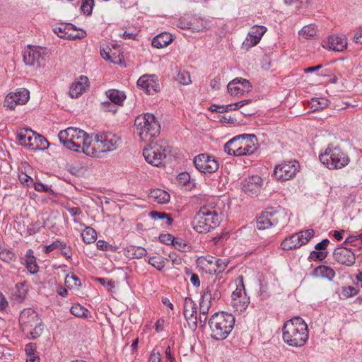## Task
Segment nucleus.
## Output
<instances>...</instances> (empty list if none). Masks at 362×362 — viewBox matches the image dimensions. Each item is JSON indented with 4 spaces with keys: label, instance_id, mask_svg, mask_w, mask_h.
I'll use <instances>...</instances> for the list:
<instances>
[{
    "label": "nucleus",
    "instance_id": "f257e3e1",
    "mask_svg": "<svg viewBox=\"0 0 362 362\" xmlns=\"http://www.w3.org/2000/svg\"><path fill=\"white\" fill-rule=\"evenodd\" d=\"M61 143L67 148L76 152H83L87 156L95 154L92 148V140L84 131L76 127H68L58 134Z\"/></svg>",
    "mask_w": 362,
    "mask_h": 362
},
{
    "label": "nucleus",
    "instance_id": "f03ea898",
    "mask_svg": "<svg viewBox=\"0 0 362 362\" xmlns=\"http://www.w3.org/2000/svg\"><path fill=\"white\" fill-rule=\"evenodd\" d=\"M282 332L284 342L293 347L304 346L309 337L308 325L300 317H294L287 320L283 326Z\"/></svg>",
    "mask_w": 362,
    "mask_h": 362
},
{
    "label": "nucleus",
    "instance_id": "7ed1b4c3",
    "mask_svg": "<svg viewBox=\"0 0 362 362\" xmlns=\"http://www.w3.org/2000/svg\"><path fill=\"white\" fill-rule=\"evenodd\" d=\"M209 325L211 337L216 340H223L233 328L235 317L226 312H217L210 317Z\"/></svg>",
    "mask_w": 362,
    "mask_h": 362
},
{
    "label": "nucleus",
    "instance_id": "20e7f679",
    "mask_svg": "<svg viewBox=\"0 0 362 362\" xmlns=\"http://www.w3.org/2000/svg\"><path fill=\"white\" fill-rule=\"evenodd\" d=\"M220 223L216 209L207 206H202L192 221V228L199 233H206Z\"/></svg>",
    "mask_w": 362,
    "mask_h": 362
},
{
    "label": "nucleus",
    "instance_id": "39448f33",
    "mask_svg": "<svg viewBox=\"0 0 362 362\" xmlns=\"http://www.w3.org/2000/svg\"><path fill=\"white\" fill-rule=\"evenodd\" d=\"M134 127L141 140L145 142H150L153 138L157 137L160 131L158 122L151 113L137 116L134 120Z\"/></svg>",
    "mask_w": 362,
    "mask_h": 362
},
{
    "label": "nucleus",
    "instance_id": "423d86ee",
    "mask_svg": "<svg viewBox=\"0 0 362 362\" xmlns=\"http://www.w3.org/2000/svg\"><path fill=\"white\" fill-rule=\"evenodd\" d=\"M19 323L22 331L28 338L35 339L41 335L42 332L41 320L37 313L32 308H25L21 311Z\"/></svg>",
    "mask_w": 362,
    "mask_h": 362
},
{
    "label": "nucleus",
    "instance_id": "0eeeda50",
    "mask_svg": "<svg viewBox=\"0 0 362 362\" xmlns=\"http://www.w3.org/2000/svg\"><path fill=\"white\" fill-rule=\"evenodd\" d=\"M321 163L329 169H341L346 166L350 158L338 146L329 145L325 152L320 155Z\"/></svg>",
    "mask_w": 362,
    "mask_h": 362
},
{
    "label": "nucleus",
    "instance_id": "6e6552de",
    "mask_svg": "<svg viewBox=\"0 0 362 362\" xmlns=\"http://www.w3.org/2000/svg\"><path fill=\"white\" fill-rule=\"evenodd\" d=\"M119 144V138L111 133L96 134L95 141L92 144V148L95 150V154L89 155V156L100 157L103 153H107L117 148Z\"/></svg>",
    "mask_w": 362,
    "mask_h": 362
},
{
    "label": "nucleus",
    "instance_id": "1a4fd4ad",
    "mask_svg": "<svg viewBox=\"0 0 362 362\" xmlns=\"http://www.w3.org/2000/svg\"><path fill=\"white\" fill-rule=\"evenodd\" d=\"M236 289L231 294V305L238 312L245 310L249 303L250 298L247 296L243 276H239L236 281Z\"/></svg>",
    "mask_w": 362,
    "mask_h": 362
},
{
    "label": "nucleus",
    "instance_id": "9d476101",
    "mask_svg": "<svg viewBox=\"0 0 362 362\" xmlns=\"http://www.w3.org/2000/svg\"><path fill=\"white\" fill-rule=\"evenodd\" d=\"M23 59L25 65L35 67L45 66V51L40 47L28 45L23 51Z\"/></svg>",
    "mask_w": 362,
    "mask_h": 362
},
{
    "label": "nucleus",
    "instance_id": "9b49d317",
    "mask_svg": "<svg viewBox=\"0 0 362 362\" xmlns=\"http://www.w3.org/2000/svg\"><path fill=\"white\" fill-rule=\"evenodd\" d=\"M148 147L143 151L145 160L152 165L160 166L165 158V150L160 145L148 142Z\"/></svg>",
    "mask_w": 362,
    "mask_h": 362
},
{
    "label": "nucleus",
    "instance_id": "f8f14e48",
    "mask_svg": "<svg viewBox=\"0 0 362 362\" xmlns=\"http://www.w3.org/2000/svg\"><path fill=\"white\" fill-rule=\"evenodd\" d=\"M299 168V163L296 160L284 162L275 167L274 175L279 180H288L296 175Z\"/></svg>",
    "mask_w": 362,
    "mask_h": 362
},
{
    "label": "nucleus",
    "instance_id": "ddd939ff",
    "mask_svg": "<svg viewBox=\"0 0 362 362\" xmlns=\"http://www.w3.org/2000/svg\"><path fill=\"white\" fill-rule=\"evenodd\" d=\"M195 168L203 173H212L218 169V163L214 157L206 153L199 154L193 160Z\"/></svg>",
    "mask_w": 362,
    "mask_h": 362
},
{
    "label": "nucleus",
    "instance_id": "4468645a",
    "mask_svg": "<svg viewBox=\"0 0 362 362\" xmlns=\"http://www.w3.org/2000/svg\"><path fill=\"white\" fill-rule=\"evenodd\" d=\"M30 98V93L26 88H19L7 95L4 100V106L13 110L17 105L25 104Z\"/></svg>",
    "mask_w": 362,
    "mask_h": 362
},
{
    "label": "nucleus",
    "instance_id": "2eb2a0df",
    "mask_svg": "<svg viewBox=\"0 0 362 362\" xmlns=\"http://www.w3.org/2000/svg\"><path fill=\"white\" fill-rule=\"evenodd\" d=\"M269 216L271 218L272 225L273 227L282 228L287 225L289 221L290 217L288 211L278 206L276 208H269L267 209Z\"/></svg>",
    "mask_w": 362,
    "mask_h": 362
},
{
    "label": "nucleus",
    "instance_id": "dca6fc26",
    "mask_svg": "<svg viewBox=\"0 0 362 362\" xmlns=\"http://www.w3.org/2000/svg\"><path fill=\"white\" fill-rule=\"evenodd\" d=\"M228 93L235 97H239L252 90L250 82L243 78H235L227 86Z\"/></svg>",
    "mask_w": 362,
    "mask_h": 362
},
{
    "label": "nucleus",
    "instance_id": "f3484780",
    "mask_svg": "<svg viewBox=\"0 0 362 362\" xmlns=\"http://www.w3.org/2000/svg\"><path fill=\"white\" fill-rule=\"evenodd\" d=\"M136 83L148 95L157 93L160 88L157 76L155 75L144 74L138 79Z\"/></svg>",
    "mask_w": 362,
    "mask_h": 362
},
{
    "label": "nucleus",
    "instance_id": "a211bd4d",
    "mask_svg": "<svg viewBox=\"0 0 362 362\" xmlns=\"http://www.w3.org/2000/svg\"><path fill=\"white\" fill-rule=\"evenodd\" d=\"M334 259L339 264L351 267L356 262L355 254L347 247H337L333 252Z\"/></svg>",
    "mask_w": 362,
    "mask_h": 362
},
{
    "label": "nucleus",
    "instance_id": "6ab92c4d",
    "mask_svg": "<svg viewBox=\"0 0 362 362\" xmlns=\"http://www.w3.org/2000/svg\"><path fill=\"white\" fill-rule=\"evenodd\" d=\"M262 186V179L259 175H252L245 179L242 183V189L244 192L250 196L260 192Z\"/></svg>",
    "mask_w": 362,
    "mask_h": 362
},
{
    "label": "nucleus",
    "instance_id": "aec40b11",
    "mask_svg": "<svg viewBox=\"0 0 362 362\" xmlns=\"http://www.w3.org/2000/svg\"><path fill=\"white\" fill-rule=\"evenodd\" d=\"M322 46L337 52H343L347 47L346 38L344 36L332 35L327 41H324Z\"/></svg>",
    "mask_w": 362,
    "mask_h": 362
},
{
    "label": "nucleus",
    "instance_id": "412c9836",
    "mask_svg": "<svg viewBox=\"0 0 362 362\" xmlns=\"http://www.w3.org/2000/svg\"><path fill=\"white\" fill-rule=\"evenodd\" d=\"M183 315L187 321H192L195 325L197 323V306L195 303L189 297H186L183 304Z\"/></svg>",
    "mask_w": 362,
    "mask_h": 362
},
{
    "label": "nucleus",
    "instance_id": "4be33fe9",
    "mask_svg": "<svg viewBox=\"0 0 362 362\" xmlns=\"http://www.w3.org/2000/svg\"><path fill=\"white\" fill-rule=\"evenodd\" d=\"M88 78L85 76H81L71 85L69 95L72 98H76L81 95L88 87Z\"/></svg>",
    "mask_w": 362,
    "mask_h": 362
},
{
    "label": "nucleus",
    "instance_id": "5701e85b",
    "mask_svg": "<svg viewBox=\"0 0 362 362\" xmlns=\"http://www.w3.org/2000/svg\"><path fill=\"white\" fill-rule=\"evenodd\" d=\"M241 139H244L243 134L236 136L229 140L224 145V151L230 156H241L240 144Z\"/></svg>",
    "mask_w": 362,
    "mask_h": 362
},
{
    "label": "nucleus",
    "instance_id": "b1692460",
    "mask_svg": "<svg viewBox=\"0 0 362 362\" xmlns=\"http://www.w3.org/2000/svg\"><path fill=\"white\" fill-rule=\"evenodd\" d=\"M243 136L244 139H241V144H240L241 156L253 153L256 149L255 143L257 141L254 134H243Z\"/></svg>",
    "mask_w": 362,
    "mask_h": 362
},
{
    "label": "nucleus",
    "instance_id": "393cba45",
    "mask_svg": "<svg viewBox=\"0 0 362 362\" xmlns=\"http://www.w3.org/2000/svg\"><path fill=\"white\" fill-rule=\"evenodd\" d=\"M267 31V28L263 25H255L248 33L247 41H250V45H256L261 40L263 35Z\"/></svg>",
    "mask_w": 362,
    "mask_h": 362
},
{
    "label": "nucleus",
    "instance_id": "a878e982",
    "mask_svg": "<svg viewBox=\"0 0 362 362\" xmlns=\"http://www.w3.org/2000/svg\"><path fill=\"white\" fill-rule=\"evenodd\" d=\"M34 136V132L29 128L21 129L17 132V138L22 146L29 148H33L32 136Z\"/></svg>",
    "mask_w": 362,
    "mask_h": 362
},
{
    "label": "nucleus",
    "instance_id": "bb28decb",
    "mask_svg": "<svg viewBox=\"0 0 362 362\" xmlns=\"http://www.w3.org/2000/svg\"><path fill=\"white\" fill-rule=\"evenodd\" d=\"M149 197L160 204H165L170 202V196L165 190L160 189H151L149 192Z\"/></svg>",
    "mask_w": 362,
    "mask_h": 362
},
{
    "label": "nucleus",
    "instance_id": "cd10ccee",
    "mask_svg": "<svg viewBox=\"0 0 362 362\" xmlns=\"http://www.w3.org/2000/svg\"><path fill=\"white\" fill-rule=\"evenodd\" d=\"M173 41L172 35L168 33H162L153 37L151 42L152 46L156 48L167 47Z\"/></svg>",
    "mask_w": 362,
    "mask_h": 362
},
{
    "label": "nucleus",
    "instance_id": "c85d7f7f",
    "mask_svg": "<svg viewBox=\"0 0 362 362\" xmlns=\"http://www.w3.org/2000/svg\"><path fill=\"white\" fill-rule=\"evenodd\" d=\"M299 235L294 233L286 238L281 243V246L284 250H291L299 248L300 247Z\"/></svg>",
    "mask_w": 362,
    "mask_h": 362
},
{
    "label": "nucleus",
    "instance_id": "c756f323",
    "mask_svg": "<svg viewBox=\"0 0 362 362\" xmlns=\"http://www.w3.org/2000/svg\"><path fill=\"white\" fill-rule=\"evenodd\" d=\"M313 275L315 276L327 278L329 280H332L335 276V272L332 268L328 266L320 265L315 269Z\"/></svg>",
    "mask_w": 362,
    "mask_h": 362
},
{
    "label": "nucleus",
    "instance_id": "7c9ffc66",
    "mask_svg": "<svg viewBox=\"0 0 362 362\" xmlns=\"http://www.w3.org/2000/svg\"><path fill=\"white\" fill-rule=\"evenodd\" d=\"M106 95L111 102L118 105H122L124 100L126 99L124 93L116 89L108 90L106 92Z\"/></svg>",
    "mask_w": 362,
    "mask_h": 362
},
{
    "label": "nucleus",
    "instance_id": "2f4dec72",
    "mask_svg": "<svg viewBox=\"0 0 362 362\" xmlns=\"http://www.w3.org/2000/svg\"><path fill=\"white\" fill-rule=\"evenodd\" d=\"M146 255V250L142 247L129 245L125 250V255L129 258H141Z\"/></svg>",
    "mask_w": 362,
    "mask_h": 362
},
{
    "label": "nucleus",
    "instance_id": "473e14b6",
    "mask_svg": "<svg viewBox=\"0 0 362 362\" xmlns=\"http://www.w3.org/2000/svg\"><path fill=\"white\" fill-rule=\"evenodd\" d=\"M256 226L258 230H265L273 227L267 211L262 212L257 218Z\"/></svg>",
    "mask_w": 362,
    "mask_h": 362
},
{
    "label": "nucleus",
    "instance_id": "72a5a7b5",
    "mask_svg": "<svg viewBox=\"0 0 362 362\" xmlns=\"http://www.w3.org/2000/svg\"><path fill=\"white\" fill-rule=\"evenodd\" d=\"M211 306V297L209 292H204L199 303V313L201 314H207Z\"/></svg>",
    "mask_w": 362,
    "mask_h": 362
},
{
    "label": "nucleus",
    "instance_id": "f704fd0d",
    "mask_svg": "<svg viewBox=\"0 0 362 362\" xmlns=\"http://www.w3.org/2000/svg\"><path fill=\"white\" fill-rule=\"evenodd\" d=\"M317 34V28L314 24H309L305 25L298 32V35L300 37L304 39H310L315 37Z\"/></svg>",
    "mask_w": 362,
    "mask_h": 362
},
{
    "label": "nucleus",
    "instance_id": "c9c22d12",
    "mask_svg": "<svg viewBox=\"0 0 362 362\" xmlns=\"http://www.w3.org/2000/svg\"><path fill=\"white\" fill-rule=\"evenodd\" d=\"M81 235L83 242L86 244L93 243L97 239L96 231L90 227H86Z\"/></svg>",
    "mask_w": 362,
    "mask_h": 362
},
{
    "label": "nucleus",
    "instance_id": "e433bc0d",
    "mask_svg": "<svg viewBox=\"0 0 362 362\" xmlns=\"http://www.w3.org/2000/svg\"><path fill=\"white\" fill-rule=\"evenodd\" d=\"M70 312L73 315L81 318H87L89 315V311L80 304L72 305Z\"/></svg>",
    "mask_w": 362,
    "mask_h": 362
},
{
    "label": "nucleus",
    "instance_id": "4c0bfd02",
    "mask_svg": "<svg viewBox=\"0 0 362 362\" xmlns=\"http://www.w3.org/2000/svg\"><path fill=\"white\" fill-rule=\"evenodd\" d=\"M297 234L299 235L298 237L301 247L302 245L307 244L310 240V239L314 237L315 232L313 229H307L305 230H301L297 233Z\"/></svg>",
    "mask_w": 362,
    "mask_h": 362
},
{
    "label": "nucleus",
    "instance_id": "58836bf2",
    "mask_svg": "<svg viewBox=\"0 0 362 362\" xmlns=\"http://www.w3.org/2000/svg\"><path fill=\"white\" fill-rule=\"evenodd\" d=\"M71 28H73V24L71 23L62 24L59 27L54 28L53 30L59 37L67 39V37L65 36L71 34Z\"/></svg>",
    "mask_w": 362,
    "mask_h": 362
},
{
    "label": "nucleus",
    "instance_id": "ea45409f",
    "mask_svg": "<svg viewBox=\"0 0 362 362\" xmlns=\"http://www.w3.org/2000/svg\"><path fill=\"white\" fill-rule=\"evenodd\" d=\"M16 258L15 253L11 250L4 249L0 252V259L8 264L14 263Z\"/></svg>",
    "mask_w": 362,
    "mask_h": 362
},
{
    "label": "nucleus",
    "instance_id": "a19ab883",
    "mask_svg": "<svg viewBox=\"0 0 362 362\" xmlns=\"http://www.w3.org/2000/svg\"><path fill=\"white\" fill-rule=\"evenodd\" d=\"M166 261H168V259L161 257H152L149 258L148 263L158 270L161 271L164 268Z\"/></svg>",
    "mask_w": 362,
    "mask_h": 362
},
{
    "label": "nucleus",
    "instance_id": "79ce46f5",
    "mask_svg": "<svg viewBox=\"0 0 362 362\" xmlns=\"http://www.w3.org/2000/svg\"><path fill=\"white\" fill-rule=\"evenodd\" d=\"M109 50L110 49L109 47L105 48H100V55L101 57L106 61H110L112 63L114 64H119L122 62V59L119 56H115V57H112L110 54Z\"/></svg>",
    "mask_w": 362,
    "mask_h": 362
},
{
    "label": "nucleus",
    "instance_id": "37998d69",
    "mask_svg": "<svg viewBox=\"0 0 362 362\" xmlns=\"http://www.w3.org/2000/svg\"><path fill=\"white\" fill-rule=\"evenodd\" d=\"M204 292H209L212 300H218L221 298V293L219 290V284H213L209 286Z\"/></svg>",
    "mask_w": 362,
    "mask_h": 362
},
{
    "label": "nucleus",
    "instance_id": "c03bdc74",
    "mask_svg": "<svg viewBox=\"0 0 362 362\" xmlns=\"http://www.w3.org/2000/svg\"><path fill=\"white\" fill-rule=\"evenodd\" d=\"M65 284L70 288L78 287L81 286V281L78 277L74 274H67L65 278Z\"/></svg>",
    "mask_w": 362,
    "mask_h": 362
},
{
    "label": "nucleus",
    "instance_id": "a18cd8bd",
    "mask_svg": "<svg viewBox=\"0 0 362 362\" xmlns=\"http://www.w3.org/2000/svg\"><path fill=\"white\" fill-rule=\"evenodd\" d=\"M229 261L228 259H215L216 268L214 269V274H221L226 269Z\"/></svg>",
    "mask_w": 362,
    "mask_h": 362
},
{
    "label": "nucleus",
    "instance_id": "49530a36",
    "mask_svg": "<svg viewBox=\"0 0 362 362\" xmlns=\"http://www.w3.org/2000/svg\"><path fill=\"white\" fill-rule=\"evenodd\" d=\"M328 105V100L325 98L312 99L311 108L313 111H317L323 109Z\"/></svg>",
    "mask_w": 362,
    "mask_h": 362
},
{
    "label": "nucleus",
    "instance_id": "de8ad7c7",
    "mask_svg": "<svg viewBox=\"0 0 362 362\" xmlns=\"http://www.w3.org/2000/svg\"><path fill=\"white\" fill-rule=\"evenodd\" d=\"M327 251L313 250L308 257L312 261H323L327 256Z\"/></svg>",
    "mask_w": 362,
    "mask_h": 362
},
{
    "label": "nucleus",
    "instance_id": "09e8293b",
    "mask_svg": "<svg viewBox=\"0 0 362 362\" xmlns=\"http://www.w3.org/2000/svg\"><path fill=\"white\" fill-rule=\"evenodd\" d=\"M93 6L94 0H83L81 9L85 15L90 16L92 13Z\"/></svg>",
    "mask_w": 362,
    "mask_h": 362
},
{
    "label": "nucleus",
    "instance_id": "8fccbe9b",
    "mask_svg": "<svg viewBox=\"0 0 362 362\" xmlns=\"http://www.w3.org/2000/svg\"><path fill=\"white\" fill-rule=\"evenodd\" d=\"M97 248L102 251L115 252L117 250L116 246L109 244L103 240H99L96 243Z\"/></svg>",
    "mask_w": 362,
    "mask_h": 362
},
{
    "label": "nucleus",
    "instance_id": "3c124183",
    "mask_svg": "<svg viewBox=\"0 0 362 362\" xmlns=\"http://www.w3.org/2000/svg\"><path fill=\"white\" fill-rule=\"evenodd\" d=\"M25 266L31 274H37L39 271V267L36 262V259H25Z\"/></svg>",
    "mask_w": 362,
    "mask_h": 362
},
{
    "label": "nucleus",
    "instance_id": "603ef678",
    "mask_svg": "<svg viewBox=\"0 0 362 362\" xmlns=\"http://www.w3.org/2000/svg\"><path fill=\"white\" fill-rule=\"evenodd\" d=\"M38 139L37 143L33 146L32 149H39V150H45L49 147V143L46 140V139L40 135L37 136Z\"/></svg>",
    "mask_w": 362,
    "mask_h": 362
},
{
    "label": "nucleus",
    "instance_id": "864d4df0",
    "mask_svg": "<svg viewBox=\"0 0 362 362\" xmlns=\"http://www.w3.org/2000/svg\"><path fill=\"white\" fill-rule=\"evenodd\" d=\"M64 244V243L63 242H62L59 240H57L54 242H53L52 244L45 246L44 252L45 253H49L55 249L61 250V249H62Z\"/></svg>",
    "mask_w": 362,
    "mask_h": 362
},
{
    "label": "nucleus",
    "instance_id": "5fc2aeb1",
    "mask_svg": "<svg viewBox=\"0 0 362 362\" xmlns=\"http://www.w3.org/2000/svg\"><path fill=\"white\" fill-rule=\"evenodd\" d=\"M177 81L182 85H188L191 83L190 75L187 71L179 72Z\"/></svg>",
    "mask_w": 362,
    "mask_h": 362
},
{
    "label": "nucleus",
    "instance_id": "6e6d98bb",
    "mask_svg": "<svg viewBox=\"0 0 362 362\" xmlns=\"http://www.w3.org/2000/svg\"><path fill=\"white\" fill-rule=\"evenodd\" d=\"M357 293L358 291L353 286L344 287L342 289V296L346 298L356 296Z\"/></svg>",
    "mask_w": 362,
    "mask_h": 362
},
{
    "label": "nucleus",
    "instance_id": "4d7b16f0",
    "mask_svg": "<svg viewBox=\"0 0 362 362\" xmlns=\"http://www.w3.org/2000/svg\"><path fill=\"white\" fill-rule=\"evenodd\" d=\"M159 240L165 245H173L175 238L171 234H161L159 236Z\"/></svg>",
    "mask_w": 362,
    "mask_h": 362
},
{
    "label": "nucleus",
    "instance_id": "13d9d810",
    "mask_svg": "<svg viewBox=\"0 0 362 362\" xmlns=\"http://www.w3.org/2000/svg\"><path fill=\"white\" fill-rule=\"evenodd\" d=\"M33 185L35 189L37 192H49L51 191L48 185H45L40 182H34Z\"/></svg>",
    "mask_w": 362,
    "mask_h": 362
},
{
    "label": "nucleus",
    "instance_id": "bf43d9fd",
    "mask_svg": "<svg viewBox=\"0 0 362 362\" xmlns=\"http://www.w3.org/2000/svg\"><path fill=\"white\" fill-rule=\"evenodd\" d=\"M19 180L22 184L26 186H30V184H33L34 182L33 180L25 173H22L19 175Z\"/></svg>",
    "mask_w": 362,
    "mask_h": 362
},
{
    "label": "nucleus",
    "instance_id": "052dcab7",
    "mask_svg": "<svg viewBox=\"0 0 362 362\" xmlns=\"http://www.w3.org/2000/svg\"><path fill=\"white\" fill-rule=\"evenodd\" d=\"M329 243V240L328 239H324L320 243H318L315 245V249L319 251H326Z\"/></svg>",
    "mask_w": 362,
    "mask_h": 362
},
{
    "label": "nucleus",
    "instance_id": "680f3d73",
    "mask_svg": "<svg viewBox=\"0 0 362 362\" xmlns=\"http://www.w3.org/2000/svg\"><path fill=\"white\" fill-rule=\"evenodd\" d=\"M352 39L354 42L362 44V28H358L356 30Z\"/></svg>",
    "mask_w": 362,
    "mask_h": 362
},
{
    "label": "nucleus",
    "instance_id": "e2e57ef3",
    "mask_svg": "<svg viewBox=\"0 0 362 362\" xmlns=\"http://www.w3.org/2000/svg\"><path fill=\"white\" fill-rule=\"evenodd\" d=\"M150 216L154 220L165 219V217L168 216V214L153 211L150 213Z\"/></svg>",
    "mask_w": 362,
    "mask_h": 362
},
{
    "label": "nucleus",
    "instance_id": "0e129e2a",
    "mask_svg": "<svg viewBox=\"0 0 362 362\" xmlns=\"http://www.w3.org/2000/svg\"><path fill=\"white\" fill-rule=\"evenodd\" d=\"M62 250V255L66 257L68 259L71 258L72 252L69 247H68L66 243L64 244Z\"/></svg>",
    "mask_w": 362,
    "mask_h": 362
},
{
    "label": "nucleus",
    "instance_id": "69168bd1",
    "mask_svg": "<svg viewBox=\"0 0 362 362\" xmlns=\"http://www.w3.org/2000/svg\"><path fill=\"white\" fill-rule=\"evenodd\" d=\"M210 86L214 90H219L221 88V78L216 77L210 82Z\"/></svg>",
    "mask_w": 362,
    "mask_h": 362
},
{
    "label": "nucleus",
    "instance_id": "338daca9",
    "mask_svg": "<svg viewBox=\"0 0 362 362\" xmlns=\"http://www.w3.org/2000/svg\"><path fill=\"white\" fill-rule=\"evenodd\" d=\"M148 361L149 362H160V355L159 352H158V351L156 352V351H155V350H153L150 355Z\"/></svg>",
    "mask_w": 362,
    "mask_h": 362
},
{
    "label": "nucleus",
    "instance_id": "774afa93",
    "mask_svg": "<svg viewBox=\"0 0 362 362\" xmlns=\"http://www.w3.org/2000/svg\"><path fill=\"white\" fill-rule=\"evenodd\" d=\"M175 249L178 250L179 251H185V247H187V245L185 243H183L182 241L178 240H174L173 245Z\"/></svg>",
    "mask_w": 362,
    "mask_h": 362
}]
</instances>
